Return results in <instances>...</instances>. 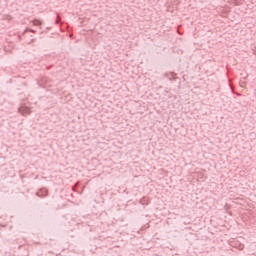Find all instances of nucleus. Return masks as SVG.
<instances>
[{"mask_svg": "<svg viewBox=\"0 0 256 256\" xmlns=\"http://www.w3.org/2000/svg\"><path fill=\"white\" fill-rule=\"evenodd\" d=\"M49 195V190L46 188H41L38 192H36V197H40V199H45Z\"/></svg>", "mask_w": 256, "mask_h": 256, "instance_id": "1", "label": "nucleus"}, {"mask_svg": "<svg viewBox=\"0 0 256 256\" xmlns=\"http://www.w3.org/2000/svg\"><path fill=\"white\" fill-rule=\"evenodd\" d=\"M19 113H21V115H31V109H29V107L22 105L19 107L18 109Z\"/></svg>", "mask_w": 256, "mask_h": 256, "instance_id": "2", "label": "nucleus"}, {"mask_svg": "<svg viewBox=\"0 0 256 256\" xmlns=\"http://www.w3.org/2000/svg\"><path fill=\"white\" fill-rule=\"evenodd\" d=\"M140 203H141V205H149V198L143 197V198L140 200Z\"/></svg>", "mask_w": 256, "mask_h": 256, "instance_id": "3", "label": "nucleus"}, {"mask_svg": "<svg viewBox=\"0 0 256 256\" xmlns=\"http://www.w3.org/2000/svg\"><path fill=\"white\" fill-rule=\"evenodd\" d=\"M32 23H33V25L39 27V26L42 25L43 22H42L41 20H39V19H34V20L32 21Z\"/></svg>", "mask_w": 256, "mask_h": 256, "instance_id": "4", "label": "nucleus"}, {"mask_svg": "<svg viewBox=\"0 0 256 256\" xmlns=\"http://www.w3.org/2000/svg\"><path fill=\"white\" fill-rule=\"evenodd\" d=\"M55 23L56 25H59V23H61V17L57 16Z\"/></svg>", "mask_w": 256, "mask_h": 256, "instance_id": "5", "label": "nucleus"}, {"mask_svg": "<svg viewBox=\"0 0 256 256\" xmlns=\"http://www.w3.org/2000/svg\"><path fill=\"white\" fill-rule=\"evenodd\" d=\"M245 85H247V83L243 80H240V87H245Z\"/></svg>", "mask_w": 256, "mask_h": 256, "instance_id": "6", "label": "nucleus"}, {"mask_svg": "<svg viewBox=\"0 0 256 256\" xmlns=\"http://www.w3.org/2000/svg\"><path fill=\"white\" fill-rule=\"evenodd\" d=\"M27 31H29L30 33H35V30L33 29H27Z\"/></svg>", "mask_w": 256, "mask_h": 256, "instance_id": "7", "label": "nucleus"}]
</instances>
